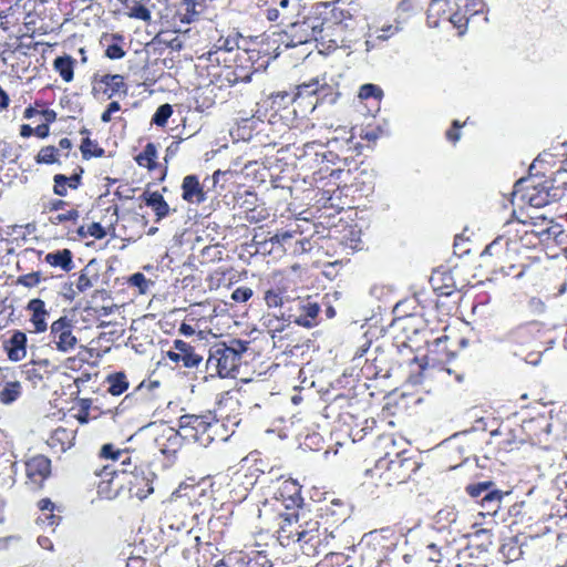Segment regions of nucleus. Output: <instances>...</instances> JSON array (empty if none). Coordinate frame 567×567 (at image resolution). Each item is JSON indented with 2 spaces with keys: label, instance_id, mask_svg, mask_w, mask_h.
Returning <instances> with one entry per match:
<instances>
[{
  "label": "nucleus",
  "instance_id": "nucleus-1",
  "mask_svg": "<svg viewBox=\"0 0 567 567\" xmlns=\"http://www.w3.org/2000/svg\"><path fill=\"white\" fill-rule=\"evenodd\" d=\"M321 151H316V161H319V168L312 173V179L317 187L322 183V187L328 184L339 187V184L331 179H339L344 171L348 173L351 169V164L354 163L355 144L352 141V135L339 140L332 137L326 144H320Z\"/></svg>",
  "mask_w": 567,
  "mask_h": 567
},
{
  "label": "nucleus",
  "instance_id": "nucleus-2",
  "mask_svg": "<svg viewBox=\"0 0 567 567\" xmlns=\"http://www.w3.org/2000/svg\"><path fill=\"white\" fill-rule=\"evenodd\" d=\"M423 464L417 455H408L406 452L396 454L389 460V454L380 457L371 468H367L364 475L377 487H391L401 485L410 480L422 468Z\"/></svg>",
  "mask_w": 567,
  "mask_h": 567
},
{
  "label": "nucleus",
  "instance_id": "nucleus-3",
  "mask_svg": "<svg viewBox=\"0 0 567 567\" xmlns=\"http://www.w3.org/2000/svg\"><path fill=\"white\" fill-rule=\"evenodd\" d=\"M202 528L190 526L183 520L179 523V547L186 567H218V547L212 542H200Z\"/></svg>",
  "mask_w": 567,
  "mask_h": 567
},
{
  "label": "nucleus",
  "instance_id": "nucleus-4",
  "mask_svg": "<svg viewBox=\"0 0 567 567\" xmlns=\"http://www.w3.org/2000/svg\"><path fill=\"white\" fill-rule=\"evenodd\" d=\"M248 341L231 339L229 344L217 342L209 348L207 369L221 378H236L243 363V354L248 350Z\"/></svg>",
  "mask_w": 567,
  "mask_h": 567
},
{
  "label": "nucleus",
  "instance_id": "nucleus-5",
  "mask_svg": "<svg viewBox=\"0 0 567 567\" xmlns=\"http://www.w3.org/2000/svg\"><path fill=\"white\" fill-rule=\"evenodd\" d=\"M467 344V340L460 336L444 333L432 342H427V352L423 357V369L439 368L451 372L446 365L456 357L460 349Z\"/></svg>",
  "mask_w": 567,
  "mask_h": 567
},
{
  "label": "nucleus",
  "instance_id": "nucleus-6",
  "mask_svg": "<svg viewBox=\"0 0 567 567\" xmlns=\"http://www.w3.org/2000/svg\"><path fill=\"white\" fill-rule=\"evenodd\" d=\"M299 548L307 556H316L323 551L329 543V538H333L332 532L328 527H321L319 520L315 518H301Z\"/></svg>",
  "mask_w": 567,
  "mask_h": 567
},
{
  "label": "nucleus",
  "instance_id": "nucleus-7",
  "mask_svg": "<svg viewBox=\"0 0 567 567\" xmlns=\"http://www.w3.org/2000/svg\"><path fill=\"white\" fill-rule=\"evenodd\" d=\"M210 415L179 416V441L182 444L198 443L206 446L213 441L209 430L213 426Z\"/></svg>",
  "mask_w": 567,
  "mask_h": 567
},
{
  "label": "nucleus",
  "instance_id": "nucleus-8",
  "mask_svg": "<svg viewBox=\"0 0 567 567\" xmlns=\"http://www.w3.org/2000/svg\"><path fill=\"white\" fill-rule=\"evenodd\" d=\"M183 310L186 315L179 324V332L185 337H208L212 319L210 305L194 302L188 308H183Z\"/></svg>",
  "mask_w": 567,
  "mask_h": 567
},
{
  "label": "nucleus",
  "instance_id": "nucleus-9",
  "mask_svg": "<svg viewBox=\"0 0 567 567\" xmlns=\"http://www.w3.org/2000/svg\"><path fill=\"white\" fill-rule=\"evenodd\" d=\"M522 429L516 419H506L489 432L488 444L498 452H512L524 445Z\"/></svg>",
  "mask_w": 567,
  "mask_h": 567
},
{
  "label": "nucleus",
  "instance_id": "nucleus-10",
  "mask_svg": "<svg viewBox=\"0 0 567 567\" xmlns=\"http://www.w3.org/2000/svg\"><path fill=\"white\" fill-rule=\"evenodd\" d=\"M94 474L101 477L97 483V494L104 499L116 498L125 489V476L123 470H115L114 465L107 464L101 468H94Z\"/></svg>",
  "mask_w": 567,
  "mask_h": 567
},
{
  "label": "nucleus",
  "instance_id": "nucleus-11",
  "mask_svg": "<svg viewBox=\"0 0 567 567\" xmlns=\"http://www.w3.org/2000/svg\"><path fill=\"white\" fill-rule=\"evenodd\" d=\"M50 343L59 352L68 353L75 349L78 338L74 333V322L68 316H61L50 324Z\"/></svg>",
  "mask_w": 567,
  "mask_h": 567
},
{
  "label": "nucleus",
  "instance_id": "nucleus-12",
  "mask_svg": "<svg viewBox=\"0 0 567 567\" xmlns=\"http://www.w3.org/2000/svg\"><path fill=\"white\" fill-rule=\"evenodd\" d=\"M123 475L125 476V489H127L131 497L142 501L153 493L152 480L147 476L143 466L137 464V457L132 462V466L123 470Z\"/></svg>",
  "mask_w": 567,
  "mask_h": 567
},
{
  "label": "nucleus",
  "instance_id": "nucleus-13",
  "mask_svg": "<svg viewBox=\"0 0 567 567\" xmlns=\"http://www.w3.org/2000/svg\"><path fill=\"white\" fill-rule=\"evenodd\" d=\"M275 498L284 504L288 512H306L301 496V485L290 477L279 476Z\"/></svg>",
  "mask_w": 567,
  "mask_h": 567
},
{
  "label": "nucleus",
  "instance_id": "nucleus-14",
  "mask_svg": "<svg viewBox=\"0 0 567 567\" xmlns=\"http://www.w3.org/2000/svg\"><path fill=\"white\" fill-rule=\"evenodd\" d=\"M313 38V28L308 21L291 22L287 31L275 34L277 50L296 48L310 42Z\"/></svg>",
  "mask_w": 567,
  "mask_h": 567
},
{
  "label": "nucleus",
  "instance_id": "nucleus-15",
  "mask_svg": "<svg viewBox=\"0 0 567 567\" xmlns=\"http://www.w3.org/2000/svg\"><path fill=\"white\" fill-rule=\"evenodd\" d=\"M92 94L94 97L112 99L116 95H127L128 86L122 74H94L92 76Z\"/></svg>",
  "mask_w": 567,
  "mask_h": 567
},
{
  "label": "nucleus",
  "instance_id": "nucleus-16",
  "mask_svg": "<svg viewBox=\"0 0 567 567\" xmlns=\"http://www.w3.org/2000/svg\"><path fill=\"white\" fill-rule=\"evenodd\" d=\"M519 426L523 444L542 445L547 443L551 424L546 415L538 414L535 417L524 420L519 423Z\"/></svg>",
  "mask_w": 567,
  "mask_h": 567
},
{
  "label": "nucleus",
  "instance_id": "nucleus-17",
  "mask_svg": "<svg viewBox=\"0 0 567 567\" xmlns=\"http://www.w3.org/2000/svg\"><path fill=\"white\" fill-rule=\"evenodd\" d=\"M239 39L240 34L230 28H210L208 32L210 49L207 52L214 58H219L220 52L230 53L239 48Z\"/></svg>",
  "mask_w": 567,
  "mask_h": 567
},
{
  "label": "nucleus",
  "instance_id": "nucleus-18",
  "mask_svg": "<svg viewBox=\"0 0 567 567\" xmlns=\"http://www.w3.org/2000/svg\"><path fill=\"white\" fill-rule=\"evenodd\" d=\"M25 484L30 489L38 492L43 488L44 482L51 475V460L38 454L25 462Z\"/></svg>",
  "mask_w": 567,
  "mask_h": 567
},
{
  "label": "nucleus",
  "instance_id": "nucleus-19",
  "mask_svg": "<svg viewBox=\"0 0 567 567\" xmlns=\"http://www.w3.org/2000/svg\"><path fill=\"white\" fill-rule=\"evenodd\" d=\"M189 340H179V360L185 367H198L204 360L208 349V337H188Z\"/></svg>",
  "mask_w": 567,
  "mask_h": 567
},
{
  "label": "nucleus",
  "instance_id": "nucleus-20",
  "mask_svg": "<svg viewBox=\"0 0 567 567\" xmlns=\"http://www.w3.org/2000/svg\"><path fill=\"white\" fill-rule=\"evenodd\" d=\"M481 260L493 271H504L509 264L508 240L503 237L495 238L481 252Z\"/></svg>",
  "mask_w": 567,
  "mask_h": 567
},
{
  "label": "nucleus",
  "instance_id": "nucleus-21",
  "mask_svg": "<svg viewBox=\"0 0 567 567\" xmlns=\"http://www.w3.org/2000/svg\"><path fill=\"white\" fill-rule=\"evenodd\" d=\"M306 512H286L279 513V517L281 519V524H279V529H277V539L284 546H289L291 544H299V535H300V520L305 518Z\"/></svg>",
  "mask_w": 567,
  "mask_h": 567
},
{
  "label": "nucleus",
  "instance_id": "nucleus-22",
  "mask_svg": "<svg viewBox=\"0 0 567 567\" xmlns=\"http://www.w3.org/2000/svg\"><path fill=\"white\" fill-rule=\"evenodd\" d=\"M237 203L244 209V218L250 224H259L269 218V210L265 204L258 203V195L254 190L246 189L238 193Z\"/></svg>",
  "mask_w": 567,
  "mask_h": 567
},
{
  "label": "nucleus",
  "instance_id": "nucleus-23",
  "mask_svg": "<svg viewBox=\"0 0 567 567\" xmlns=\"http://www.w3.org/2000/svg\"><path fill=\"white\" fill-rule=\"evenodd\" d=\"M493 485L494 484L491 481L478 482L467 485L466 492L474 498L483 496V498H481V505L486 507L488 512L496 513L503 498V493L501 491L493 489Z\"/></svg>",
  "mask_w": 567,
  "mask_h": 567
},
{
  "label": "nucleus",
  "instance_id": "nucleus-24",
  "mask_svg": "<svg viewBox=\"0 0 567 567\" xmlns=\"http://www.w3.org/2000/svg\"><path fill=\"white\" fill-rule=\"evenodd\" d=\"M216 73H213L214 81L213 83L217 89L221 90L224 87H231L239 82H248L250 81L251 73H244L241 69L238 71V66L236 65H220V62L216 64Z\"/></svg>",
  "mask_w": 567,
  "mask_h": 567
},
{
  "label": "nucleus",
  "instance_id": "nucleus-25",
  "mask_svg": "<svg viewBox=\"0 0 567 567\" xmlns=\"http://www.w3.org/2000/svg\"><path fill=\"white\" fill-rule=\"evenodd\" d=\"M25 311L29 315V323L32 327L30 332L40 334L50 328L48 324L50 313L44 300L40 298L30 299L25 306Z\"/></svg>",
  "mask_w": 567,
  "mask_h": 567
},
{
  "label": "nucleus",
  "instance_id": "nucleus-26",
  "mask_svg": "<svg viewBox=\"0 0 567 567\" xmlns=\"http://www.w3.org/2000/svg\"><path fill=\"white\" fill-rule=\"evenodd\" d=\"M297 316L289 315L288 319L296 324L305 328H312L318 323V316L320 312V306L312 301L310 297L297 300Z\"/></svg>",
  "mask_w": 567,
  "mask_h": 567
},
{
  "label": "nucleus",
  "instance_id": "nucleus-27",
  "mask_svg": "<svg viewBox=\"0 0 567 567\" xmlns=\"http://www.w3.org/2000/svg\"><path fill=\"white\" fill-rule=\"evenodd\" d=\"M193 100L196 110L205 111L213 107L216 103V85L213 82H193Z\"/></svg>",
  "mask_w": 567,
  "mask_h": 567
},
{
  "label": "nucleus",
  "instance_id": "nucleus-28",
  "mask_svg": "<svg viewBox=\"0 0 567 567\" xmlns=\"http://www.w3.org/2000/svg\"><path fill=\"white\" fill-rule=\"evenodd\" d=\"M430 284L437 297H450L458 291L453 274L447 269L434 270Z\"/></svg>",
  "mask_w": 567,
  "mask_h": 567
},
{
  "label": "nucleus",
  "instance_id": "nucleus-29",
  "mask_svg": "<svg viewBox=\"0 0 567 567\" xmlns=\"http://www.w3.org/2000/svg\"><path fill=\"white\" fill-rule=\"evenodd\" d=\"M84 168L76 166L73 174L66 176L64 174H55L53 176V194L59 197H65L69 190H76L82 185V176Z\"/></svg>",
  "mask_w": 567,
  "mask_h": 567
},
{
  "label": "nucleus",
  "instance_id": "nucleus-30",
  "mask_svg": "<svg viewBox=\"0 0 567 567\" xmlns=\"http://www.w3.org/2000/svg\"><path fill=\"white\" fill-rule=\"evenodd\" d=\"M76 430L65 426L54 429L47 440L48 446L55 453H63L74 445Z\"/></svg>",
  "mask_w": 567,
  "mask_h": 567
},
{
  "label": "nucleus",
  "instance_id": "nucleus-31",
  "mask_svg": "<svg viewBox=\"0 0 567 567\" xmlns=\"http://www.w3.org/2000/svg\"><path fill=\"white\" fill-rule=\"evenodd\" d=\"M27 334L21 330H14L11 337L3 342V349L10 361L19 362L27 357Z\"/></svg>",
  "mask_w": 567,
  "mask_h": 567
},
{
  "label": "nucleus",
  "instance_id": "nucleus-32",
  "mask_svg": "<svg viewBox=\"0 0 567 567\" xmlns=\"http://www.w3.org/2000/svg\"><path fill=\"white\" fill-rule=\"evenodd\" d=\"M101 45L104 48V54L110 60H118L125 56L124 49L125 38L120 33H103L100 39Z\"/></svg>",
  "mask_w": 567,
  "mask_h": 567
},
{
  "label": "nucleus",
  "instance_id": "nucleus-33",
  "mask_svg": "<svg viewBox=\"0 0 567 567\" xmlns=\"http://www.w3.org/2000/svg\"><path fill=\"white\" fill-rule=\"evenodd\" d=\"M238 274L231 267H219L207 277L208 287L210 290L230 288L233 285L238 282Z\"/></svg>",
  "mask_w": 567,
  "mask_h": 567
},
{
  "label": "nucleus",
  "instance_id": "nucleus-34",
  "mask_svg": "<svg viewBox=\"0 0 567 567\" xmlns=\"http://www.w3.org/2000/svg\"><path fill=\"white\" fill-rule=\"evenodd\" d=\"M252 246L256 249V254L271 256L275 259L282 256V247L280 246V238L278 237V234L270 237L255 235L252 238Z\"/></svg>",
  "mask_w": 567,
  "mask_h": 567
},
{
  "label": "nucleus",
  "instance_id": "nucleus-35",
  "mask_svg": "<svg viewBox=\"0 0 567 567\" xmlns=\"http://www.w3.org/2000/svg\"><path fill=\"white\" fill-rule=\"evenodd\" d=\"M217 63H219V58L210 56L208 52L197 56L193 65L194 72L196 73V82H213V73H216Z\"/></svg>",
  "mask_w": 567,
  "mask_h": 567
},
{
  "label": "nucleus",
  "instance_id": "nucleus-36",
  "mask_svg": "<svg viewBox=\"0 0 567 567\" xmlns=\"http://www.w3.org/2000/svg\"><path fill=\"white\" fill-rule=\"evenodd\" d=\"M279 241H281V249H284V256L301 255L306 252L310 247L309 240L301 238L300 235L296 233H279Z\"/></svg>",
  "mask_w": 567,
  "mask_h": 567
},
{
  "label": "nucleus",
  "instance_id": "nucleus-37",
  "mask_svg": "<svg viewBox=\"0 0 567 567\" xmlns=\"http://www.w3.org/2000/svg\"><path fill=\"white\" fill-rule=\"evenodd\" d=\"M183 194L182 197L187 203H204L206 195L203 185L196 175H187L183 179L182 184Z\"/></svg>",
  "mask_w": 567,
  "mask_h": 567
},
{
  "label": "nucleus",
  "instance_id": "nucleus-38",
  "mask_svg": "<svg viewBox=\"0 0 567 567\" xmlns=\"http://www.w3.org/2000/svg\"><path fill=\"white\" fill-rule=\"evenodd\" d=\"M99 457L103 460H112L113 462L120 461V465L118 467H115V470H124L127 466H132L133 462L132 454L127 449H117L112 443H106L102 445L99 452Z\"/></svg>",
  "mask_w": 567,
  "mask_h": 567
},
{
  "label": "nucleus",
  "instance_id": "nucleus-39",
  "mask_svg": "<svg viewBox=\"0 0 567 567\" xmlns=\"http://www.w3.org/2000/svg\"><path fill=\"white\" fill-rule=\"evenodd\" d=\"M122 3L125 14L128 18L150 22L152 19L151 10L147 8L150 0H117Z\"/></svg>",
  "mask_w": 567,
  "mask_h": 567
},
{
  "label": "nucleus",
  "instance_id": "nucleus-40",
  "mask_svg": "<svg viewBox=\"0 0 567 567\" xmlns=\"http://www.w3.org/2000/svg\"><path fill=\"white\" fill-rule=\"evenodd\" d=\"M37 506L39 511L42 513L37 523L43 527H53L60 524L62 517L60 515L54 514V511L58 508L56 505L48 497L41 498Z\"/></svg>",
  "mask_w": 567,
  "mask_h": 567
},
{
  "label": "nucleus",
  "instance_id": "nucleus-41",
  "mask_svg": "<svg viewBox=\"0 0 567 567\" xmlns=\"http://www.w3.org/2000/svg\"><path fill=\"white\" fill-rule=\"evenodd\" d=\"M44 261L51 267L61 268L65 272L71 271L74 267L73 254L68 248L47 254Z\"/></svg>",
  "mask_w": 567,
  "mask_h": 567
},
{
  "label": "nucleus",
  "instance_id": "nucleus-42",
  "mask_svg": "<svg viewBox=\"0 0 567 567\" xmlns=\"http://www.w3.org/2000/svg\"><path fill=\"white\" fill-rule=\"evenodd\" d=\"M321 511V516L324 517L327 522L330 520L331 524L334 525H339L348 518L347 505L339 499L331 501L330 504L326 505Z\"/></svg>",
  "mask_w": 567,
  "mask_h": 567
},
{
  "label": "nucleus",
  "instance_id": "nucleus-43",
  "mask_svg": "<svg viewBox=\"0 0 567 567\" xmlns=\"http://www.w3.org/2000/svg\"><path fill=\"white\" fill-rule=\"evenodd\" d=\"M53 70L61 76V79L70 83L74 79V69L76 65V60L69 55L64 54L61 56H56L53 60Z\"/></svg>",
  "mask_w": 567,
  "mask_h": 567
},
{
  "label": "nucleus",
  "instance_id": "nucleus-44",
  "mask_svg": "<svg viewBox=\"0 0 567 567\" xmlns=\"http://www.w3.org/2000/svg\"><path fill=\"white\" fill-rule=\"evenodd\" d=\"M80 133L81 135H85V137L82 138L80 145V151L83 159L89 161L93 157H103L105 154V150L99 145L97 141L90 138V131L84 127L80 131Z\"/></svg>",
  "mask_w": 567,
  "mask_h": 567
},
{
  "label": "nucleus",
  "instance_id": "nucleus-45",
  "mask_svg": "<svg viewBox=\"0 0 567 567\" xmlns=\"http://www.w3.org/2000/svg\"><path fill=\"white\" fill-rule=\"evenodd\" d=\"M319 91V82L317 79H312L311 81L307 83H302L296 86L293 93V96L296 99V102H300L305 99H309L308 105L311 110L315 109L317 103L316 94Z\"/></svg>",
  "mask_w": 567,
  "mask_h": 567
},
{
  "label": "nucleus",
  "instance_id": "nucleus-46",
  "mask_svg": "<svg viewBox=\"0 0 567 567\" xmlns=\"http://www.w3.org/2000/svg\"><path fill=\"white\" fill-rule=\"evenodd\" d=\"M551 198L567 200V168H559L553 174Z\"/></svg>",
  "mask_w": 567,
  "mask_h": 567
},
{
  "label": "nucleus",
  "instance_id": "nucleus-47",
  "mask_svg": "<svg viewBox=\"0 0 567 567\" xmlns=\"http://www.w3.org/2000/svg\"><path fill=\"white\" fill-rule=\"evenodd\" d=\"M239 401L229 394H223L219 402L216 405L215 413L218 419L230 421L233 419L234 411H238Z\"/></svg>",
  "mask_w": 567,
  "mask_h": 567
},
{
  "label": "nucleus",
  "instance_id": "nucleus-48",
  "mask_svg": "<svg viewBox=\"0 0 567 567\" xmlns=\"http://www.w3.org/2000/svg\"><path fill=\"white\" fill-rule=\"evenodd\" d=\"M134 159L140 167L147 168L150 172L159 167L156 146L151 142L145 145L144 150Z\"/></svg>",
  "mask_w": 567,
  "mask_h": 567
},
{
  "label": "nucleus",
  "instance_id": "nucleus-49",
  "mask_svg": "<svg viewBox=\"0 0 567 567\" xmlns=\"http://www.w3.org/2000/svg\"><path fill=\"white\" fill-rule=\"evenodd\" d=\"M143 540L138 545L127 544L123 547L121 555L126 556V567H147V558L142 556Z\"/></svg>",
  "mask_w": 567,
  "mask_h": 567
},
{
  "label": "nucleus",
  "instance_id": "nucleus-50",
  "mask_svg": "<svg viewBox=\"0 0 567 567\" xmlns=\"http://www.w3.org/2000/svg\"><path fill=\"white\" fill-rule=\"evenodd\" d=\"M142 198L144 199L145 204L155 212L158 219L165 217L168 214V205L164 200L163 195L158 192H145L142 195Z\"/></svg>",
  "mask_w": 567,
  "mask_h": 567
},
{
  "label": "nucleus",
  "instance_id": "nucleus-51",
  "mask_svg": "<svg viewBox=\"0 0 567 567\" xmlns=\"http://www.w3.org/2000/svg\"><path fill=\"white\" fill-rule=\"evenodd\" d=\"M185 4V13L179 19L182 23H193L198 21L200 14L204 13L206 8V0H183Z\"/></svg>",
  "mask_w": 567,
  "mask_h": 567
},
{
  "label": "nucleus",
  "instance_id": "nucleus-52",
  "mask_svg": "<svg viewBox=\"0 0 567 567\" xmlns=\"http://www.w3.org/2000/svg\"><path fill=\"white\" fill-rule=\"evenodd\" d=\"M22 394V386L19 381L6 382L0 390V403L9 405L17 401Z\"/></svg>",
  "mask_w": 567,
  "mask_h": 567
},
{
  "label": "nucleus",
  "instance_id": "nucleus-53",
  "mask_svg": "<svg viewBox=\"0 0 567 567\" xmlns=\"http://www.w3.org/2000/svg\"><path fill=\"white\" fill-rule=\"evenodd\" d=\"M59 148L54 145L42 146L38 154L34 156V161L39 165H53L60 164Z\"/></svg>",
  "mask_w": 567,
  "mask_h": 567
},
{
  "label": "nucleus",
  "instance_id": "nucleus-54",
  "mask_svg": "<svg viewBox=\"0 0 567 567\" xmlns=\"http://www.w3.org/2000/svg\"><path fill=\"white\" fill-rule=\"evenodd\" d=\"M109 393L121 395L128 389V381L124 372H116L106 378Z\"/></svg>",
  "mask_w": 567,
  "mask_h": 567
},
{
  "label": "nucleus",
  "instance_id": "nucleus-55",
  "mask_svg": "<svg viewBox=\"0 0 567 567\" xmlns=\"http://www.w3.org/2000/svg\"><path fill=\"white\" fill-rule=\"evenodd\" d=\"M268 100H270V109L275 111L287 109L288 105L296 102L293 93L289 91H277L269 95Z\"/></svg>",
  "mask_w": 567,
  "mask_h": 567
},
{
  "label": "nucleus",
  "instance_id": "nucleus-56",
  "mask_svg": "<svg viewBox=\"0 0 567 567\" xmlns=\"http://www.w3.org/2000/svg\"><path fill=\"white\" fill-rule=\"evenodd\" d=\"M460 6L462 10L466 12V17L470 18V21L478 16H483V21H488L486 17V4L482 0H464V3Z\"/></svg>",
  "mask_w": 567,
  "mask_h": 567
},
{
  "label": "nucleus",
  "instance_id": "nucleus-57",
  "mask_svg": "<svg viewBox=\"0 0 567 567\" xmlns=\"http://www.w3.org/2000/svg\"><path fill=\"white\" fill-rule=\"evenodd\" d=\"M527 202L530 207H545V205H549L551 200V184L546 189H539L535 193H529L526 195Z\"/></svg>",
  "mask_w": 567,
  "mask_h": 567
},
{
  "label": "nucleus",
  "instance_id": "nucleus-58",
  "mask_svg": "<svg viewBox=\"0 0 567 567\" xmlns=\"http://www.w3.org/2000/svg\"><path fill=\"white\" fill-rule=\"evenodd\" d=\"M447 20L453 24V27L458 31L460 35L466 33L468 24L471 22V18L466 17V12L462 10V7L458 4L457 10L453 12Z\"/></svg>",
  "mask_w": 567,
  "mask_h": 567
},
{
  "label": "nucleus",
  "instance_id": "nucleus-59",
  "mask_svg": "<svg viewBox=\"0 0 567 567\" xmlns=\"http://www.w3.org/2000/svg\"><path fill=\"white\" fill-rule=\"evenodd\" d=\"M126 284L130 288H136L140 295H145L153 285V281L147 279L142 272H135L127 278Z\"/></svg>",
  "mask_w": 567,
  "mask_h": 567
},
{
  "label": "nucleus",
  "instance_id": "nucleus-60",
  "mask_svg": "<svg viewBox=\"0 0 567 567\" xmlns=\"http://www.w3.org/2000/svg\"><path fill=\"white\" fill-rule=\"evenodd\" d=\"M80 218V212L78 208H71L66 210L65 213H60L54 216H51L49 218L50 223L52 225H62L70 223L72 225H75Z\"/></svg>",
  "mask_w": 567,
  "mask_h": 567
},
{
  "label": "nucleus",
  "instance_id": "nucleus-61",
  "mask_svg": "<svg viewBox=\"0 0 567 567\" xmlns=\"http://www.w3.org/2000/svg\"><path fill=\"white\" fill-rule=\"evenodd\" d=\"M202 281H203V271H194L190 275L184 276L182 279L183 290L190 289V291L197 290L198 292H204V289L202 288Z\"/></svg>",
  "mask_w": 567,
  "mask_h": 567
},
{
  "label": "nucleus",
  "instance_id": "nucleus-62",
  "mask_svg": "<svg viewBox=\"0 0 567 567\" xmlns=\"http://www.w3.org/2000/svg\"><path fill=\"white\" fill-rule=\"evenodd\" d=\"M270 278H272L270 289H274L287 298V292L291 290L290 279L282 272H275Z\"/></svg>",
  "mask_w": 567,
  "mask_h": 567
},
{
  "label": "nucleus",
  "instance_id": "nucleus-63",
  "mask_svg": "<svg viewBox=\"0 0 567 567\" xmlns=\"http://www.w3.org/2000/svg\"><path fill=\"white\" fill-rule=\"evenodd\" d=\"M358 96L361 100L374 99L380 101L383 97V91L379 85L367 83L360 86Z\"/></svg>",
  "mask_w": 567,
  "mask_h": 567
},
{
  "label": "nucleus",
  "instance_id": "nucleus-64",
  "mask_svg": "<svg viewBox=\"0 0 567 567\" xmlns=\"http://www.w3.org/2000/svg\"><path fill=\"white\" fill-rule=\"evenodd\" d=\"M173 114V106L168 103L162 104L152 117V124L164 127Z\"/></svg>",
  "mask_w": 567,
  "mask_h": 567
}]
</instances>
